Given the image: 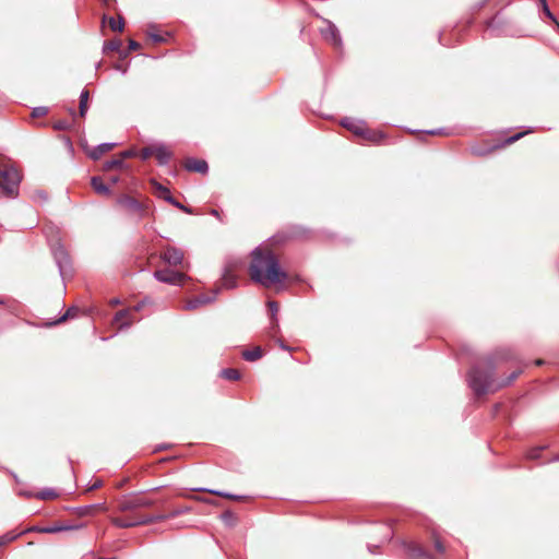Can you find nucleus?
Wrapping results in <instances>:
<instances>
[{
    "instance_id": "6ab92c4d",
    "label": "nucleus",
    "mask_w": 559,
    "mask_h": 559,
    "mask_svg": "<svg viewBox=\"0 0 559 559\" xmlns=\"http://www.w3.org/2000/svg\"><path fill=\"white\" fill-rule=\"evenodd\" d=\"M24 495L26 497H36L37 499H40V500L55 499L58 497L57 491L52 488H45L35 495H33L31 492H25Z\"/></svg>"
},
{
    "instance_id": "393cba45",
    "label": "nucleus",
    "mask_w": 559,
    "mask_h": 559,
    "mask_svg": "<svg viewBox=\"0 0 559 559\" xmlns=\"http://www.w3.org/2000/svg\"><path fill=\"white\" fill-rule=\"evenodd\" d=\"M108 24L114 32H122L124 27V21L121 16L118 21H116L114 17H109Z\"/></svg>"
},
{
    "instance_id": "f8f14e48",
    "label": "nucleus",
    "mask_w": 559,
    "mask_h": 559,
    "mask_svg": "<svg viewBox=\"0 0 559 559\" xmlns=\"http://www.w3.org/2000/svg\"><path fill=\"white\" fill-rule=\"evenodd\" d=\"M185 168L188 171H194L200 174H206L209 170L207 163L204 159L187 158L185 162Z\"/></svg>"
},
{
    "instance_id": "5701e85b",
    "label": "nucleus",
    "mask_w": 559,
    "mask_h": 559,
    "mask_svg": "<svg viewBox=\"0 0 559 559\" xmlns=\"http://www.w3.org/2000/svg\"><path fill=\"white\" fill-rule=\"evenodd\" d=\"M121 47V40L114 39L109 41H105L103 45V52L107 53L109 51H118Z\"/></svg>"
},
{
    "instance_id": "de8ad7c7",
    "label": "nucleus",
    "mask_w": 559,
    "mask_h": 559,
    "mask_svg": "<svg viewBox=\"0 0 559 559\" xmlns=\"http://www.w3.org/2000/svg\"><path fill=\"white\" fill-rule=\"evenodd\" d=\"M90 93L87 90H83L80 94V103H87L88 102Z\"/></svg>"
},
{
    "instance_id": "72a5a7b5",
    "label": "nucleus",
    "mask_w": 559,
    "mask_h": 559,
    "mask_svg": "<svg viewBox=\"0 0 559 559\" xmlns=\"http://www.w3.org/2000/svg\"><path fill=\"white\" fill-rule=\"evenodd\" d=\"M267 307L270 309V312H271V316H272V319L275 321V324L277 325V321H276V313L278 311V305L276 301H269L267 302Z\"/></svg>"
},
{
    "instance_id": "2f4dec72",
    "label": "nucleus",
    "mask_w": 559,
    "mask_h": 559,
    "mask_svg": "<svg viewBox=\"0 0 559 559\" xmlns=\"http://www.w3.org/2000/svg\"><path fill=\"white\" fill-rule=\"evenodd\" d=\"M52 127L55 130L64 131V130L70 129L71 124L67 120H58L53 123Z\"/></svg>"
},
{
    "instance_id": "69168bd1",
    "label": "nucleus",
    "mask_w": 559,
    "mask_h": 559,
    "mask_svg": "<svg viewBox=\"0 0 559 559\" xmlns=\"http://www.w3.org/2000/svg\"><path fill=\"white\" fill-rule=\"evenodd\" d=\"M70 114H71L72 116H74V115H75V111H74L73 109H70Z\"/></svg>"
},
{
    "instance_id": "7ed1b4c3",
    "label": "nucleus",
    "mask_w": 559,
    "mask_h": 559,
    "mask_svg": "<svg viewBox=\"0 0 559 559\" xmlns=\"http://www.w3.org/2000/svg\"><path fill=\"white\" fill-rule=\"evenodd\" d=\"M21 175L14 168L0 169V187L8 198H16L19 195V185Z\"/></svg>"
},
{
    "instance_id": "052dcab7",
    "label": "nucleus",
    "mask_w": 559,
    "mask_h": 559,
    "mask_svg": "<svg viewBox=\"0 0 559 559\" xmlns=\"http://www.w3.org/2000/svg\"><path fill=\"white\" fill-rule=\"evenodd\" d=\"M280 346H281V348H283L285 350H289V347L286 346L283 342L280 343Z\"/></svg>"
},
{
    "instance_id": "79ce46f5",
    "label": "nucleus",
    "mask_w": 559,
    "mask_h": 559,
    "mask_svg": "<svg viewBox=\"0 0 559 559\" xmlns=\"http://www.w3.org/2000/svg\"><path fill=\"white\" fill-rule=\"evenodd\" d=\"M135 522L138 523V526L145 525V524H152L153 519H152V515H145V516H141L140 519L135 520Z\"/></svg>"
},
{
    "instance_id": "13d9d810",
    "label": "nucleus",
    "mask_w": 559,
    "mask_h": 559,
    "mask_svg": "<svg viewBox=\"0 0 559 559\" xmlns=\"http://www.w3.org/2000/svg\"><path fill=\"white\" fill-rule=\"evenodd\" d=\"M131 325V322H122L119 326V330L128 329Z\"/></svg>"
},
{
    "instance_id": "ddd939ff",
    "label": "nucleus",
    "mask_w": 559,
    "mask_h": 559,
    "mask_svg": "<svg viewBox=\"0 0 559 559\" xmlns=\"http://www.w3.org/2000/svg\"><path fill=\"white\" fill-rule=\"evenodd\" d=\"M217 293H218V290H215L214 295L212 297L202 295V296H198V297H194L192 299H189L186 302L185 308L187 310H194V309L199 308L200 306H203V305H206V304H211V302H213L216 299Z\"/></svg>"
},
{
    "instance_id": "c9c22d12",
    "label": "nucleus",
    "mask_w": 559,
    "mask_h": 559,
    "mask_svg": "<svg viewBox=\"0 0 559 559\" xmlns=\"http://www.w3.org/2000/svg\"><path fill=\"white\" fill-rule=\"evenodd\" d=\"M47 114H48V108L45 106H39V107H35L33 109L32 117H34V118L43 117V116H46Z\"/></svg>"
},
{
    "instance_id": "dca6fc26",
    "label": "nucleus",
    "mask_w": 559,
    "mask_h": 559,
    "mask_svg": "<svg viewBox=\"0 0 559 559\" xmlns=\"http://www.w3.org/2000/svg\"><path fill=\"white\" fill-rule=\"evenodd\" d=\"M115 146L116 143L114 142H105L98 144L88 152V156L94 160L99 159L105 153L112 150Z\"/></svg>"
},
{
    "instance_id": "1a4fd4ad",
    "label": "nucleus",
    "mask_w": 559,
    "mask_h": 559,
    "mask_svg": "<svg viewBox=\"0 0 559 559\" xmlns=\"http://www.w3.org/2000/svg\"><path fill=\"white\" fill-rule=\"evenodd\" d=\"M183 258H185L183 251L180 248L173 247V246H167L165 248L164 252L160 254V259L165 263H167L171 266H177V265L182 264Z\"/></svg>"
},
{
    "instance_id": "aec40b11",
    "label": "nucleus",
    "mask_w": 559,
    "mask_h": 559,
    "mask_svg": "<svg viewBox=\"0 0 559 559\" xmlns=\"http://www.w3.org/2000/svg\"><path fill=\"white\" fill-rule=\"evenodd\" d=\"M262 357V349L259 346H255L252 349H247L242 352V358L247 361H255Z\"/></svg>"
},
{
    "instance_id": "412c9836",
    "label": "nucleus",
    "mask_w": 559,
    "mask_h": 559,
    "mask_svg": "<svg viewBox=\"0 0 559 559\" xmlns=\"http://www.w3.org/2000/svg\"><path fill=\"white\" fill-rule=\"evenodd\" d=\"M221 376L224 378V379H227V380H230V381H236V380H239L241 374L240 372L237 370V369H234V368H226V369H223L221 371Z\"/></svg>"
},
{
    "instance_id": "f3484780",
    "label": "nucleus",
    "mask_w": 559,
    "mask_h": 559,
    "mask_svg": "<svg viewBox=\"0 0 559 559\" xmlns=\"http://www.w3.org/2000/svg\"><path fill=\"white\" fill-rule=\"evenodd\" d=\"M154 154L159 165H167L173 156V153L164 144L156 145Z\"/></svg>"
},
{
    "instance_id": "c756f323",
    "label": "nucleus",
    "mask_w": 559,
    "mask_h": 559,
    "mask_svg": "<svg viewBox=\"0 0 559 559\" xmlns=\"http://www.w3.org/2000/svg\"><path fill=\"white\" fill-rule=\"evenodd\" d=\"M155 153V146H146L143 147L140 152V157L142 160L148 159Z\"/></svg>"
},
{
    "instance_id": "3c124183",
    "label": "nucleus",
    "mask_w": 559,
    "mask_h": 559,
    "mask_svg": "<svg viewBox=\"0 0 559 559\" xmlns=\"http://www.w3.org/2000/svg\"><path fill=\"white\" fill-rule=\"evenodd\" d=\"M140 48V44L133 39L129 40V49L130 50H136Z\"/></svg>"
},
{
    "instance_id": "0e129e2a",
    "label": "nucleus",
    "mask_w": 559,
    "mask_h": 559,
    "mask_svg": "<svg viewBox=\"0 0 559 559\" xmlns=\"http://www.w3.org/2000/svg\"><path fill=\"white\" fill-rule=\"evenodd\" d=\"M368 550H369L371 554H374V551H373V546L368 545Z\"/></svg>"
},
{
    "instance_id": "4c0bfd02",
    "label": "nucleus",
    "mask_w": 559,
    "mask_h": 559,
    "mask_svg": "<svg viewBox=\"0 0 559 559\" xmlns=\"http://www.w3.org/2000/svg\"><path fill=\"white\" fill-rule=\"evenodd\" d=\"M222 520L228 524V525H233L235 523V515L231 511H225L223 514H222Z\"/></svg>"
},
{
    "instance_id": "8fccbe9b",
    "label": "nucleus",
    "mask_w": 559,
    "mask_h": 559,
    "mask_svg": "<svg viewBox=\"0 0 559 559\" xmlns=\"http://www.w3.org/2000/svg\"><path fill=\"white\" fill-rule=\"evenodd\" d=\"M497 359H509V352L507 350H499L496 353Z\"/></svg>"
},
{
    "instance_id": "9b49d317",
    "label": "nucleus",
    "mask_w": 559,
    "mask_h": 559,
    "mask_svg": "<svg viewBox=\"0 0 559 559\" xmlns=\"http://www.w3.org/2000/svg\"><path fill=\"white\" fill-rule=\"evenodd\" d=\"M341 124L356 135L360 136L365 134V122L361 120L346 117L342 119Z\"/></svg>"
},
{
    "instance_id": "680f3d73",
    "label": "nucleus",
    "mask_w": 559,
    "mask_h": 559,
    "mask_svg": "<svg viewBox=\"0 0 559 559\" xmlns=\"http://www.w3.org/2000/svg\"><path fill=\"white\" fill-rule=\"evenodd\" d=\"M109 180L111 183H117L119 179L118 177H111Z\"/></svg>"
},
{
    "instance_id": "6e6d98bb",
    "label": "nucleus",
    "mask_w": 559,
    "mask_h": 559,
    "mask_svg": "<svg viewBox=\"0 0 559 559\" xmlns=\"http://www.w3.org/2000/svg\"><path fill=\"white\" fill-rule=\"evenodd\" d=\"M145 302H146L145 300H142L141 302H139L138 305L134 306L133 310L140 311L144 307Z\"/></svg>"
},
{
    "instance_id": "39448f33",
    "label": "nucleus",
    "mask_w": 559,
    "mask_h": 559,
    "mask_svg": "<svg viewBox=\"0 0 559 559\" xmlns=\"http://www.w3.org/2000/svg\"><path fill=\"white\" fill-rule=\"evenodd\" d=\"M51 252L59 269L60 276L64 278V276L71 272V260L69 253L60 242H56L51 246Z\"/></svg>"
},
{
    "instance_id": "603ef678",
    "label": "nucleus",
    "mask_w": 559,
    "mask_h": 559,
    "mask_svg": "<svg viewBox=\"0 0 559 559\" xmlns=\"http://www.w3.org/2000/svg\"><path fill=\"white\" fill-rule=\"evenodd\" d=\"M150 37L155 43H162L164 40V38L160 35H158V34H150Z\"/></svg>"
},
{
    "instance_id": "f257e3e1",
    "label": "nucleus",
    "mask_w": 559,
    "mask_h": 559,
    "mask_svg": "<svg viewBox=\"0 0 559 559\" xmlns=\"http://www.w3.org/2000/svg\"><path fill=\"white\" fill-rule=\"evenodd\" d=\"M250 277L263 287H270L287 280V273L281 269L280 261L270 249L254 248L249 265Z\"/></svg>"
},
{
    "instance_id": "4468645a",
    "label": "nucleus",
    "mask_w": 559,
    "mask_h": 559,
    "mask_svg": "<svg viewBox=\"0 0 559 559\" xmlns=\"http://www.w3.org/2000/svg\"><path fill=\"white\" fill-rule=\"evenodd\" d=\"M80 527H81V525L55 524V525L45 526V527H32L28 531H35V532L45 533V534H53V533H59V532H64V531L78 530Z\"/></svg>"
},
{
    "instance_id": "5fc2aeb1",
    "label": "nucleus",
    "mask_w": 559,
    "mask_h": 559,
    "mask_svg": "<svg viewBox=\"0 0 559 559\" xmlns=\"http://www.w3.org/2000/svg\"><path fill=\"white\" fill-rule=\"evenodd\" d=\"M425 132L428 133V134H432V135L441 134V133H443V129H433V130H428V131H425Z\"/></svg>"
},
{
    "instance_id": "c85d7f7f",
    "label": "nucleus",
    "mask_w": 559,
    "mask_h": 559,
    "mask_svg": "<svg viewBox=\"0 0 559 559\" xmlns=\"http://www.w3.org/2000/svg\"><path fill=\"white\" fill-rule=\"evenodd\" d=\"M78 308L71 307L69 308L66 313L60 317L57 321L52 322L50 325H55L57 323L66 321L68 318H73L78 313Z\"/></svg>"
},
{
    "instance_id": "9d476101",
    "label": "nucleus",
    "mask_w": 559,
    "mask_h": 559,
    "mask_svg": "<svg viewBox=\"0 0 559 559\" xmlns=\"http://www.w3.org/2000/svg\"><path fill=\"white\" fill-rule=\"evenodd\" d=\"M323 38L330 41L335 47L342 46V37L336 25L330 21H326V26L321 29Z\"/></svg>"
},
{
    "instance_id": "774afa93",
    "label": "nucleus",
    "mask_w": 559,
    "mask_h": 559,
    "mask_svg": "<svg viewBox=\"0 0 559 559\" xmlns=\"http://www.w3.org/2000/svg\"><path fill=\"white\" fill-rule=\"evenodd\" d=\"M556 25H557V27H558V29H559V22H558V21H557Z\"/></svg>"
},
{
    "instance_id": "ea45409f",
    "label": "nucleus",
    "mask_w": 559,
    "mask_h": 559,
    "mask_svg": "<svg viewBox=\"0 0 559 559\" xmlns=\"http://www.w3.org/2000/svg\"><path fill=\"white\" fill-rule=\"evenodd\" d=\"M542 8H543V12L545 13V15L551 20L554 23H557V19L556 16L552 14V12L550 11L549 7H548V3L547 1H544V3L542 4Z\"/></svg>"
},
{
    "instance_id": "4d7b16f0",
    "label": "nucleus",
    "mask_w": 559,
    "mask_h": 559,
    "mask_svg": "<svg viewBox=\"0 0 559 559\" xmlns=\"http://www.w3.org/2000/svg\"><path fill=\"white\" fill-rule=\"evenodd\" d=\"M382 528L386 532L385 537H386L388 539H390V538H391V530H390V527H389V526L383 525V526H382Z\"/></svg>"
},
{
    "instance_id": "37998d69",
    "label": "nucleus",
    "mask_w": 559,
    "mask_h": 559,
    "mask_svg": "<svg viewBox=\"0 0 559 559\" xmlns=\"http://www.w3.org/2000/svg\"><path fill=\"white\" fill-rule=\"evenodd\" d=\"M102 485H103L102 480L96 479L95 481H93L88 485L87 490L92 491V490L98 489L99 487H102Z\"/></svg>"
},
{
    "instance_id": "c03bdc74",
    "label": "nucleus",
    "mask_w": 559,
    "mask_h": 559,
    "mask_svg": "<svg viewBox=\"0 0 559 559\" xmlns=\"http://www.w3.org/2000/svg\"><path fill=\"white\" fill-rule=\"evenodd\" d=\"M135 155H136V151L135 150H127V151H123L121 153V158L123 160L124 158H130V157H133Z\"/></svg>"
},
{
    "instance_id": "58836bf2",
    "label": "nucleus",
    "mask_w": 559,
    "mask_h": 559,
    "mask_svg": "<svg viewBox=\"0 0 559 559\" xmlns=\"http://www.w3.org/2000/svg\"><path fill=\"white\" fill-rule=\"evenodd\" d=\"M128 316H130V310L129 309H123V310H120L118 311L115 317H114V321L115 322H121L123 319H126Z\"/></svg>"
},
{
    "instance_id": "b1692460",
    "label": "nucleus",
    "mask_w": 559,
    "mask_h": 559,
    "mask_svg": "<svg viewBox=\"0 0 559 559\" xmlns=\"http://www.w3.org/2000/svg\"><path fill=\"white\" fill-rule=\"evenodd\" d=\"M361 136L370 142L378 143L383 138V134L381 132L370 131L365 128V134Z\"/></svg>"
},
{
    "instance_id": "a878e982",
    "label": "nucleus",
    "mask_w": 559,
    "mask_h": 559,
    "mask_svg": "<svg viewBox=\"0 0 559 559\" xmlns=\"http://www.w3.org/2000/svg\"><path fill=\"white\" fill-rule=\"evenodd\" d=\"M122 166H123L122 158H114V159L107 160L104 164V170H110V169H114V168H121Z\"/></svg>"
},
{
    "instance_id": "bf43d9fd",
    "label": "nucleus",
    "mask_w": 559,
    "mask_h": 559,
    "mask_svg": "<svg viewBox=\"0 0 559 559\" xmlns=\"http://www.w3.org/2000/svg\"><path fill=\"white\" fill-rule=\"evenodd\" d=\"M110 304H111L112 306H117V305H119V304H120V299H118V298H114V299L110 301Z\"/></svg>"
},
{
    "instance_id": "0eeeda50",
    "label": "nucleus",
    "mask_w": 559,
    "mask_h": 559,
    "mask_svg": "<svg viewBox=\"0 0 559 559\" xmlns=\"http://www.w3.org/2000/svg\"><path fill=\"white\" fill-rule=\"evenodd\" d=\"M118 204L122 206L128 214L136 216L138 219H141L146 213L144 204L129 195L120 197Z\"/></svg>"
},
{
    "instance_id": "338daca9",
    "label": "nucleus",
    "mask_w": 559,
    "mask_h": 559,
    "mask_svg": "<svg viewBox=\"0 0 559 559\" xmlns=\"http://www.w3.org/2000/svg\"><path fill=\"white\" fill-rule=\"evenodd\" d=\"M536 365H542V360H536Z\"/></svg>"
},
{
    "instance_id": "49530a36",
    "label": "nucleus",
    "mask_w": 559,
    "mask_h": 559,
    "mask_svg": "<svg viewBox=\"0 0 559 559\" xmlns=\"http://www.w3.org/2000/svg\"><path fill=\"white\" fill-rule=\"evenodd\" d=\"M79 112L81 117H85L87 112V103H80L79 104Z\"/></svg>"
},
{
    "instance_id": "a211bd4d",
    "label": "nucleus",
    "mask_w": 559,
    "mask_h": 559,
    "mask_svg": "<svg viewBox=\"0 0 559 559\" xmlns=\"http://www.w3.org/2000/svg\"><path fill=\"white\" fill-rule=\"evenodd\" d=\"M91 185L96 193L103 194V195L110 194L109 187L107 185H105L99 177H92Z\"/></svg>"
},
{
    "instance_id": "2eb2a0df",
    "label": "nucleus",
    "mask_w": 559,
    "mask_h": 559,
    "mask_svg": "<svg viewBox=\"0 0 559 559\" xmlns=\"http://www.w3.org/2000/svg\"><path fill=\"white\" fill-rule=\"evenodd\" d=\"M222 286L226 289H233L237 286V276L233 272V266L227 264L222 275Z\"/></svg>"
},
{
    "instance_id": "a19ab883",
    "label": "nucleus",
    "mask_w": 559,
    "mask_h": 559,
    "mask_svg": "<svg viewBox=\"0 0 559 559\" xmlns=\"http://www.w3.org/2000/svg\"><path fill=\"white\" fill-rule=\"evenodd\" d=\"M530 132H531V130L525 131V132L516 133V134H514V135H512V136L508 138V139L504 141V143H503V144H512V143H514L515 141L520 140L524 134L530 133Z\"/></svg>"
},
{
    "instance_id": "09e8293b",
    "label": "nucleus",
    "mask_w": 559,
    "mask_h": 559,
    "mask_svg": "<svg viewBox=\"0 0 559 559\" xmlns=\"http://www.w3.org/2000/svg\"><path fill=\"white\" fill-rule=\"evenodd\" d=\"M152 519H153V523H155V522L168 520V516H167V513H165V514H155V515H152Z\"/></svg>"
},
{
    "instance_id": "423d86ee",
    "label": "nucleus",
    "mask_w": 559,
    "mask_h": 559,
    "mask_svg": "<svg viewBox=\"0 0 559 559\" xmlns=\"http://www.w3.org/2000/svg\"><path fill=\"white\" fill-rule=\"evenodd\" d=\"M153 276L158 282L177 286H182L183 283L188 280L186 274L168 269L157 270L154 272Z\"/></svg>"
},
{
    "instance_id": "cd10ccee",
    "label": "nucleus",
    "mask_w": 559,
    "mask_h": 559,
    "mask_svg": "<svg viewBox=\"0 0 559 559\" xmlns=\"http://www.w3.org/2000/svg\"><path fill=\"white\" fill-rule=\"evenodd\" d=\"M496 147L497 146H491V147H488V148H480L478 146H472L469 150H471L473 155L485 156V155L491 153Z\"/></svg>"
},
{
    "instance_id": "6e6552de",
    "label": "nucleus",
    "mask_w": 559,
    "mask_h": 559,
    "mask_svg": "<svg viewBox=\"0 0 559 559\" xmlns=\"http://www.w3.org/2000/svg\"><path fill=\"white\" fill-rule=\"evenodd\" d=\"M153 186L155 188V192H156V195L159 198V199H163L164 201L173 204L174 206L180 209L181 211L186 212V213H189L191 214L192 211L191 209L185 206L183 204H181L180 202H178L170 193V190L166 187H164L163 185L156 182V181H153Z\"/></svg>"
},
{
    "instance_id": "e2e57ef3",
    "label": "nucleus",
    "mask_w": 559,
    "mask_h": 559,
    "mask_svg": "<svg viewBox=\"0 0 559 559\" xmlns=\"http://www.w3.org/2000/svg\"><path fill=\"white\" fill-rule=\"evenodd\" d=\"M211 214H212L213 216H216V217H218V215H219V214H218V211H217V210H214V209L211 211Z\"/></svg>"
},
{
    "instance_id": "f03ea898",
    "label": "nucleus",
    "mask_w": 559,
    "mask_h": 559,
    "mask_svg": "<svg viewBox=\"0 0 559 559\" xmlns=\"http://www.w3.org/2000/svg\"><path fill=\"white\" fill-rule=\"evenodd\" d=\"M495 362L492 358L486 360V370L480 369L479 366H474L468 372V385L476 395H484L489 392H496L504 385L514 381L521 371L512 372L502 382H496L493 379Z\"/></svg>"
},
{
    "instance_id": "4be33fe9",
    "label": "nucleus",
    "mask_w": 559,
    "mask_h": 559,
    "mask_svg": "<svg viewBox=\"0 0 559 559\" xmlns=\"http://www.w3.org/2000/svg\"><path fill=\"white\" fill-rule=\"evenodd\" d=\"M111 523L115 526L120 527V528H130V527L138 526V523L135 521H126V520L120 519V518H112L111 519Z\"/></svg>"
},
{
    "instance_id": "f704fd0d",
    "label": "nucleus",
    "mask_w": 559,
    "mask_h": 559,
    "mask_svg": "<svg viewBox=\"0 0 559 559\" xmlns=\"http://www.w3.org/2000/svg\"><path fill=\"white\" fill-rule=\"evenodd\" d=\"M207 491L211 493L217 495V496L229 498V499H235V500L242 499V496H237V495H233V493L225 492V491H218V490H207Z\"/></svg>"
},
{
    "instance_id": "7c9ffc66",
    "label": "nucleus",
    "mask_w": 559,
    "mask_h": 559,
    "mask_svg": "<svg viewBox=\"0 0 559 559\" xmlns=\"http://www.w3.org/2000/svg\"><path fill=\"white\" fill-rule=\"evenodd\" d=\"M76 511L80 516H87L94 513L92 504L79 507Z\"/></svg>"
},
{
    "instance_id": "e433bc0d",
    "label": "nucleus",
    "mask_w": 559,
    "mask_h": 559,
    "mask_svg": "<svg viewBox=\"0 0 559 559\" xmlns=\"http://www.w3.org/2000/svg\"><path fill=\"white\" fill-rule=\"evenodd\" d=\"M546 447H537L533 448L527 452V459L537 460L539 457L540 451H543Z\"/></svg>"
},
{
    "instance_id": "20e7f679",
    "label": "nucleus",
    "mask_w": 559,
    "mask_h": 559,
    "mask_svg": "<svg viewBox=\"0 0 559 559\" xmlns=\"http://www.w3.org/2000/svg\"><path fill=\"white\" fill-rule=\"evenodd\" d=\"M155 503L153 499L146 498L140 493L124 496L118 503V510L121 512L134 511L142 508H150Z\"/></svg>"
},
{
    "instance_id": "a18cd8bd",
    "label": "nucleus",
    "mask_w": 559,
    "mask_h": 559,
    "mask_svg": "<svg viewBox=\"0 0 559 559\" xmlns=\"http://www.w3.org/2000/svg\"><path fill=\"white\" fill-rule=\"evenodd\" d=\"M92 507H93V511H95V510L102 511V512L107 511V506L105 502L94 503V504H92Z\"/></svg>"
},
{
    "instance_id": "473e14b6",
    "label": "nucleus",
    "mask_w": 559,
    "mask_h": 559,
    "mask_svg": "<svg viewBox=\"0 0 559 559\" xmlns=\"http://www.w3.org/2000/svg\"><path fill=\"white\" fill-rule=\"evenodd\" d=\"M189 508H176L174 510H171L170 512L167 513V516L168 519H174L176 516H179L181 514H185L187 512H189Z\"/></svg>"
},
{
    "instance_id": "864d4df0",
    "label": "nucleus",
    "mask_w": 559,
    "mask_h": 559,
    "mask_svg": "<svg viewBox=\"0 0 559 559\" xmlns=\"http://www.w3.org/2000/svg\"><path fill=\"white\" fill-rule=\"evenodd\" d=\"M435 547L436 549L439 551V552H444V546L442 545V543L440 540H436L435 542Z\"/></svg>"
},
{
    "instance_id": "bb28decb",
    "label": "nucleus",
    "mask_w": 559,
    "mask_h": 559,
    "mask_svg": "<svg viewBox=\"0 0 559 559\" xmlns=\"http://www.w3.org/2000/svg\"><path fill=\"white\" fill-rule=\"evenodd\" d=\"M23 533L24 532H21V533L9 532V533L4 534L3 536L0 537V546L15 540Z\"/></svg>"
}]
</instances>
